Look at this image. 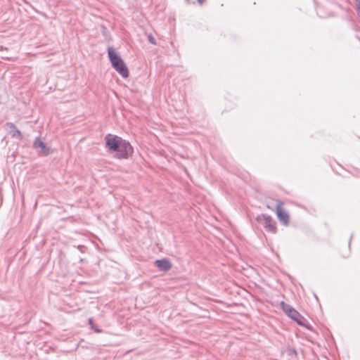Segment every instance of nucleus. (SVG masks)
Masks as SVG:
<instances>
[{"label": "nucleus", "mask_w": 360, "mask_h": 360, "mask_svg": "<svg viewBox=\"0 0 360 360\" xmlns=\"http://www.w3.org/2000/svg\"><path fill=\"white\" fill-rule=\"evenodd\" d=\"M34 146L36 148H41V154L42 155H47L50 153V150L46 146L44 143L39 139H37L34 143Z\"/></svg>", "instance_id": "obj_7"}, {"label": "nucleus", "mask_w": 360, "mask_h": 360, "mask_svg": "<svg viewBox=\"0 0 360 360\" xmlns=\"http://www.w3.org/2000/svg\"><path fill=\"white\" fill-rule=\"evenodd\" d=\"M149 41H150L152 44H155V41H154V39H153V37H149Z\"/></svg>", "instance_id": "obj_10"}, {"label": "nucleus", "mask_w": 360, "mask_h": 360, "mask_svg": "<svg viewBox=\"0 0 360 360\" xmlns=\"http://www.w3.org/2000/svg\"><path fill=\"white\" fill-rule=\"evenodd\" d=\"M155 264L160 270H162L165 271L169 270L172 267V264L167 259L156 260L155 262Z\"/></svg>", "instance_id": "obj_6"}, {"label": "nucleus", "mask_w": 360, "mask_h": 360, "mask_svg": "<svg viewBox=\"0 0 360 360\" xmlns=\"http://www.w3.org/2000/svg\"><path fill=\"white\" fill-rule=\"evenodd\" d=\"M8 126H9L11 128L15 129V126L13 123H8Z\"/></svg>", "instance_id": "obj_9"}, {"label": "nucleus", "mask_w": 360, "mask_h": 360, "mask_svg": "<svg viewBox=\"0 0 360 360\" xmlns=\"http://www.w3.org/2000/svg\"><path fill=\"white\" fill-rule=\"evenodd\" d=\"M105 144L110 151L116 152L115 157L119 159H127L134 152L131 144L117 136L108 135L105 137Z\"/></svg>", "instance_id": "obj_1"}, {"label": "nucleus", "mask_w": 360, "mask_h": 360, "mask_svg": "<svg viewBox=\"0 0 360 360\" xmlns=\"http://www.w3.org/2000/svg\"><path fill=\"white\" fill-rule=\"evenodd\" d=\"M284 202L281 200H277L276 207V214L279 221L284 226H288L290 221L289 214L283 207Z\"/></svg>", "instance_id": "obj_5"}, {"label": "nucleus", "mask_w": 360, "mask_h": 360, "mask_svg": "<svg viewBox=\"0 0 360 360\" xmlns=\"http://www.w3.org/2000/svg\"><path fill=\"white\" fill-rule=\"evenodd\" d=\"M108 56L111 61L113 68L123 77H127L129 76V70L124 62L116 53L112 48L108 49Z\"/></svg>", "instance_id": "obj_2"}, {"label": "nucleus", "mask_w": 360, "mask_h": 360, "mask_svg": "<svg viewBox=\"0 0 360 360\" xmlns=\"http://www.w3.org/2000/svg\"><path fill=\"white\" fill-rule=\"evenodd\" d=\"M257 221L262 225L267 231L275 233L277 231L276 223L269 215L260 214L257 217Z\"/></svg>", "instance_id": "obj_4"}, {"label": "nucleus", "mask_w": 360, "mask_h": 360, "mask_svg": "<svg viewBox=\"0 0 360 360\" xmlns=\"http://www.w3.org/2000/svg\"><path fill=\"white\" fill-rule=\"evenodd\" d=\"M281 307L283 311L292 320L297 322L299 325H304V318L295 309L290 305L285 304L284 302H281Z\"/></svg>", "instance_id": "obj_3"}, {"label": "nucleus", "mask_w": 360, "mask_h": 360, "mask_svg": "<svg viewBox=\"0 0 360 360\" xmlns=\"http://www.w3.org/2000/svg\"><path fill=\"white\" fill-rule=\"evenodd\" d=\"M198 1L200 5H202L205 1V0H198Z\"/></svg>", "instance_id": "obj_11"}, {"label": "nucleus", "mask_w": 360, "mask_h": 360, "mask_svg": "<svg viewBox=\"0 0 360 360\" xmlns=\"http://www.w3.org/2000/svg\"><path fill=\"white\" fill-rule=\"evenodd\" d=\"M18 136V137L21 138L22 137V134L21 132L18 130V129H16L15 130V134H13V136Z\"/></svg>", "instance_id": "obj_8"}]
</instances>
